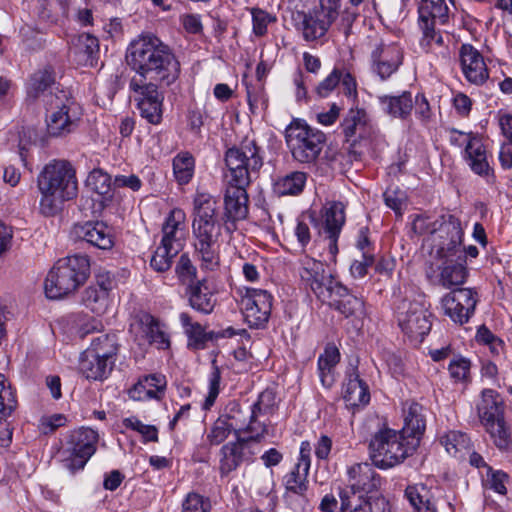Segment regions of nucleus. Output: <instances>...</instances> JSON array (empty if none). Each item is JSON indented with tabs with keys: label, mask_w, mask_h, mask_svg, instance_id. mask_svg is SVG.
<instances>
[{
	"label": "nucleus",
	"mask_w": 512,
	"mask_h": 512,
	"mask_svg": "<svg viewBox=\"0 0 512 512\" xmlns=\"http://www.w3.org/2000/svg\"><path fill=\"white\" fill-rule=\"evenodd\" d=\"M186 215L181 209H173L162 226L160 245L167 247L172 253H179L183 247L185 236Z\"/></svg>",
	"instance_id": "obj_22"
},
{
	"label": "nucleus",
	"mask_w": 512,
	"mask_h": 512,
	"mask_svg": "<svg viewBox=\"0 0 512 512\" xmlns=\"http://www.w3.org/2000/svg\"><path fill=\"white\" fill-rule=\"evenodd\" d=\"M341 0H319V5L312 9L328 25H332L340 15Z\"/></svg>",
	"instance_id": "obj_54"
},
{
	"label": "nucleus",
	"mask_w": 512,
	"mask_h": 512,
	"mask_svg": "<svg viewBox=\"0 0 512 512\" xmlns=\"http://www.w3.org/2000/svg\"><path fill=\"white\" fill-rule=\"evenodd\" d=\"M232 431L233 430L227 424V420L220 417L214 422L207 434V440L210 445H219L227 439Z\"/></svg>",
	"instance_id": "obj_59"
},
{
	"label": "nucleus",
	"mask_w": 512,
	"mask_h": 512,
	"mask_svg": "<svg viewBox=\"0 0 512 512\" xmlns=\"http://www.w3.org/2000/svg\"><path fill=\"white\" fill-rule=\"evenodd\" d=\"M384 200L389 208L400 213L405 200V194L399 189L389 188L384 192Z\"/></svg>",
	"instance_id": "obj_64"
},
{
	"label": "nucleus",
	"mask_w": 512,
	"mask_h": 512,
	"mask_svg": "<svg viewBox=\"0 0 512 512\" xmlns=\"http://www.w3.org/2000/svg\"><path fill=\"white\" fill-rule=\"evenodd\" d=\"M436 20H419V25L423 32L421 39V47L426 51H433L434 46H442L443 38L434 29V23Z\"/></svg>",
	"instance_id": "obj_51"
},
{
	"label": "nucleus",
	"mask_w": 512,
	"mask_h": 512,
	"mask_svg": "<svg viewBox=\"0 0 512 512\" xmlns=\"http://www.w3.org/2000/svg\"><path fill=\"white\" fill-rule=\"evenodd\" d=\"M179 320L189 339V345L195 348L202 347L206 341L202 325L198 322H193L192 317L187 312L180 313Z\"/></svg>",
	"instance_id": "obj_47"
},
{
	"label": "nucleus",
	"mask_w": 512,
	"mask_h": 512,
	"mask_svg": "<svg viewBox=\"0 0 512 512\" xmlns=\"http://www.w3.org/2000/svg\"><path fill=\"white\" fill-rule=\"evenodd\" d=\"M56 85V73L51 64H46L31 74L27 84V97L32 100H37L41 96L51 100V96L59 94Z\"/></svg>",
	"instance_id": "obj_20"
},
{
	"label": "nucleus",
	"mask_w": 512,
	"mask_h": 512,
	"mask_svg": "<svg viewBox=\"0 0 512 512\" xmlns=\"http://www.w3.org/2000/svg\"><path fill=\"white\" fill-rule=\"evenodd\" d=\"M98 438L97 431L91 428L72 431L60 451L64 467L72 473L83 469L96 452Z\"/></svg>",
	"instance_id": "obj_11"
},
{
	"label": "nucleus",
	"mask_w": 512,
	"mask_h": 512,
	"mask_svg": "<svg viewBox=\"0 0 512 512\" xmlns=\"http://www.w3.org/2000/svg\"><path fill=\"white\" fill-rule=\"evenodd\" d=\"M123 425L131 430L137 431L142 435L145 442H157L158 441V429L154 425H147L142 423L136 417H128L123 420Z\"/></svg>",
	"instance_id": "obj_55"
},
{
	"label": "nucleus",
	"mask_w": 512,
	"mask_h": 512,
	"mask_svg": "<svg viewBox=\"0 0 512 512\" xmlns=\"http://www.w3.org/2000/svg\"><path fill=\"white\" fill-rule=\"evenodd\" d=\"M245 438L237 437L236 442H229L222 446L220 450V473L221 475H228L239 467L245 459Z\"/></svg>",
	"instance_id": "obj_32"
},
{
	"label": "nucleus",
	"mask_w": 512,
	"mask_h": 512,
	"mask_svg": "<svg viewBox=\"0 0 512 512\" xmlns=\"http://www.w3.org/2000/svg\"><path fill=\"white\" fill-rule=\"evenodd\" d=\"M460 62L466 79L475 85H482L489 77L483 56L472 45L463 44L460 49Z\"/></svg>",
	"instance_id": "obj_23"
},
{
	"label": "nucleus",
	"mask_w": 512,
	"mask_h": 512,
	"mask_svg": "<svg viewBox=\"0 0 512 512\" xmlns=\"http://www.w3.org/2000/svg\"><path fill=\"white\" fill-rule=\"evenodd\" d=\"M173 174L180 185L189 183L194 175L195 160L189 152H180L173 158Z\"/></svg>",
	"instance_id": "obj_43"
},
{
	"label": "nucleus",
	"mask_w": 512,
	"mask_h": 512,
	"mask_svg": "<svg viewBox=\"0 0 512 512\" xmlns=\"http://www.w3.org/2000/svg\"><path fill=\"white\" fill-rule=\"evenodd\" d=\"M73 53L77 62L83 66L94 67L100 52L99 40L89 33L78 35L73 44Z\"/></svg>",
	"instance_id": "obj_31"
},
{
	"label": "nucleus",
	"mask_w": 512,
	"mask_h": 512,
	"mask_svg": "<svg viewBox=\"0 0 512 512\" xmlns=\"http://www.w3.org/2000/svg\"><path fill=\"white\" fill-rule=\"evenodd\" d=\"M348 485L343 489L369 495L380 486V477L369 463H357L348 469Z\"/></svg>",
	"instance_id": "obj_24"
},
{
	"label": "nucleus",
	"mask_w": 512,
	"mask_h": 512,
	"mask_svg": "<svg viewBox=\"0 0 512 512\" xmlns=\"http://www.w3.org/2000/svg\"><path fill=\"white\" fill-rule=\"evenodd\" d=\"M275 406V394L271 390H264L259 394L258 400L251 405L253 413L256 417L260 415L270 414Z\"/></svg>",
	"instance_id": "obj_60"
},
{
	"label": "nucleus",
	"mask_w": 512,
	"mask_h": 512,
	"mask_svg": "<svg viewBox=\"0 0 512 512\" xmlns=\"http://www.w3.org/2000/svg\"><path fill=\"white\" fill-rule=\"evenodd\" d=\"M87 185L95 193L105 196L111 190V177L101 169H94L87 178Z\"/></svg>",
	"instance_id": "obj_53"
},
{
	"label": "nucleus",
	"mask_w": 512,
	"mask_h": 512,
	"mask_svg": "<svg viewBox=\"0 0 512 512\" xmlns=\"http://www.w3.org/2000/svg\"><path fill=\"white\" fill-rule=\"evenodd\" d=\"M322 302L328 303L331 308L338 311L345 318H353L360 321L366 315L363 299L352 294L339 281L334 284V287L323 298Z\"/></svg>",
	"instance_id": "obj_17"
},
{
	"label": "nucleus",
	"mask_w": 512,
	"mask_h": 512,
	"mask_svg": "<svg viewBox=\"0 0 512 512\" xmlns=\"http://www.w3.org/2000/svg\"><path fill=\"white\" fill-rule=\"evenodd\" d=\"M175 272L180 284L184 287V290L200 280L197 278V269L192 264L187 254H182L180 256Z\"/></svg>",
	"instance_id": "obj_49"
},
{
	"label": "nucleus",
	"mask_w": 512,
	"mask_h": 512,
	"mask_svg": "<svg viewBox=\"0 0 512 512\" xmlns=\"http://www.w3.org/2000/svg\"><path fill=\"white\" fill-rule=\"evenodd\" d=\"M459 135L467 139L465 159L471 170L481 176L489 175L491 168L487 160V151L482 140L470 134L459 133Z\"/></svg>",
	"instance_id": "obj_28"
},
{
	"label": "nucleus",
	"mask_w": 512,
	"mask_h": 512,
	"mask_svg": "<svg viewBox=\"0 0 512 512\" xmlns=\"http://www.w3.org/2000/svg\"><path fill=\"white\" fill-rule=\"evenodd\" d=\"M485 429L499 449H508L512 445L511 434L504 420L491 424Z\"/></svg>",
	"instance_id": "obj_52"
},
{
	"label": "nucleus",
	"mask_w": 512,
	"mask_h": 512,
	"mask_svg": "<svg viewBox=\"0 0 512 512\" xmlns=\"http://www.w3.org/2000/svg\"><path fill=\"white\" fill-rule=\"evenodd\" d=\"M211 502L198 493H189L182 503V512H211Z\"/></svg>",
	"instance_id": "obj_57"
},
{
	"label": "nucleus",
	"mask_w": 512,
	"mask_h": 512,
	"mask_svg": "<svg viewBox=\"0 0 512 512\" xmlns=\"http://www.w3.org/2000/svg\"><path fill=\"white\" fill-rule=\"evenodd\" d=\"M492 391H489L491 394ZM479 417L484 427L504 420V410L501 402L492 395L484 394L481 404L478 407Z\"/></svg>",
	"instance_id": "obj_42"
},
{
	"label": "nucleus",
	"mask_w": 512,
	"mask_h": 512,
	"mask_svg": "<svg viewBox=\"0 0 512 512\" xmlns=\"http://www.w3.org/2000/svg\"><path fill=\"white\" fill-rule=\"evenodd\" d=\"M16 406L15 393L5 375L0 373V420H6Z\"/></svg>",
	"instance_id": "obj_48"
},
{
	"label": "nucleus",
	"mask_w": 512,
	"mask_h": 512,
	"mask_svg": "<svg viewBox=\"0 0 512 512\" xmlns=\"http://www.w3.org/2000/svg\"><path fill=\"white\" fill-rule=\"evenodd\" d=\"M440 441L446 451L455 457H462L464 452L470 450V438L460 431H449Z\"/></svg>",
	"instance_id": "obj_44"
},
{
	"label": "nucleus",
	"mask_w": 512,
	"mask_h": 512,
	"mask_svg": "<svg viewBox=\"0 0 512 512\" xmlns=\"http://www.w3.org/2000/svg\"><path fill=\"white\" fill-rule=\"evenodd\" d=\"M448 370L450 376L456 381L464 380L469 373L470 362L463 357L455 358L450 362Z\"/></svg>",
	"instance_id": "obj_62"
},
{
	"label": "nucleus",
	"mask_w": 512,
	"mask_h": 512,
	"mask_svg": "<svg viewBox=\"0 0 512 512\" xmlns=\"http://www.w3.org/2000/svg\"><path fill=\"white\" fill-rule=\"evenodd\" d=\"M285 140L293 158L300 163H311L319 156L326 136L300 119L293 120L285 129Z\"/></svg>",
	"instance_id": "obj_8"
},
{
	"label": "nucleus",
	"mask_w": 512,
	"mask_h": 512,
	"mask_svg": "<svg viewBox=\"0 0 512 512\" xmlns=\"http://www.w3.org/2000/svg\"><path fill=\"white\" fill-rule=\"evenodd\" d=\"M403 60V48L396 42L380 41L371 46L370 69L382 81L396 73L403 64Z\"/></svg>",
	"instance_id": "obj_13"
},
{
	"label": "nucleus",
	"mask_w": 512,
	"mask_h": 512,
	"mask_svg": "<svg viewBox=\"0 0 512 512\" xmlns=\"http://www.w3.org/2000/svg\"><path fill=\"white\" fill-rule=\"evenodd\" d=\"M368 118L362 109H350L341 124L347 141L353 144L358 138H363L367 132Z\"/></svg>",
	"instance_id": "obj_36"
},
{
	"label": "nucleus",
	"mask_w": 512,
	"mask_h": 512,
	"mask_svg": "<svg viewBox=\"0 0 512 512\" xmlns=\"http://www.w3.org/2000/svg\"><path fill=\"white\" fill-rule=\"evenodd\" d=\"M340 361V352L335 345H328L318 358L319 376L323 386L330 387L334 381L332 370Z\"/></svg>",
	"instance_id": "obj_41"
},
{
	"label": "nucleus",
	"mask_w": 512,
	"mask_h": 512,
	"mask_svg": "<svg viewBox=\"0 0 512 512\" xmlns=\"http://www.w3.org/2000/svg\"><path fill=\"white\" fill-rule=\"evenodd\" d=\"M110 286H89L82 293L83 305L95 314H103L108 307Z\"/></svg>",
	"instance_id": "obj_40"
},
{
	"label": "nucleus",
	"mask_w": 512,
	"mask_h": 512,
	"mask_svg": "<svg viewBox=\"0 0 512 512\" xmlns=\"http://www.w3.org/2000/svg\"><path fill=\"white\" fill-rule=\"evenodd\" d=\"M478 294L471 288H456L444 295L441 306L444 314L455 324L464 325L474 315Z\"/></svg>",
	"instance_id": "obj_14"
},
{
	"label": "nucleus",
	"mask_w": 512,
	"mask_h": 512,
	"mask_svg": "<svg viewBox=\"0 0 512 512\" xmlns=\"http://www.w3.org/2000/svg\"><path fill=\"white\" fill-rule=\"evenodd\" d=\"M188 305L196 312L209 315L217 305L216 291L203 278L184 290Z\"/></svg>",
	"instance_id": "obj_25"
},
{
	"label": "nucleus",
	"mask_w": 512,
	"mask_h": 512,
	"mask_svg": "<svg viewBox=\"0 0 512 512\" xmlns=\"http://www.w3.org/2000/svg\"><path fill=\"white\" fill-rule=\"evenodd\" d=\"M114 365L102 357L94 355L91 351L85 350L79 358V371L90 380L102 381L111 373Z\"/></svg>",
	"instance_id": "obj_29"
},
{
	"label": "nucleus",
	"mask_w": 512,
	"mask_h": 512,
	"mask_svg": "<svg viewBox=\"0 0 512 512\" xmlns=\"http://www.w3.org/2000/svg\"><path fill=\"white\" fill-rule=\"evenodd\" d=\"M374 262V257L371 254H368L367 252H364L362 254L361 260H355L351 266L350 271L354 278H362L367 274V269L370 267Z\"/></svg>",
	"instance_id": "obj_63"
},
{
	"label": "nucleus",
	"mask_w": 512,
	"mask_h": 512,
	"mask_svg": "<svg viewBox=\"0 0 512 512\" xmlns=\"http://www.w3.org/2000/svg\"><path fill=\"white\" fill-rule=\"evenodd\" d=\"M307 175L301 171H293L278 177L273 184V191L278 196H296L302 193Z\"/></svg>",
	"instance_id": "obj_37"
},
{
	"label": "nucleus",
	"mask_w": 512,
	"mask_h": 512,
	"mask_svg": "<svg viewBox=\"0 0 512 512\" xmlns=\"http://www.w3.org/2000/svg\"><path fill=\"white\" fill-rule=\"evenodd\" d=\"M395 313L398 326L412 341L422 342L431 330L432 314L426 307L422 297L401 300L396 307Z\"/></svg>",
	"instance_id": "obj_9"
},
{
	"label": "nucleus",
	"mask_w": 512,
	"mask_h": 512,
	"mask_svg": "<svg viewBox=\"0 0 512 512\" xmlns=\"http://www.w3.org/2000/svg\"><path fill=\"white\" fill-rule=\"evenodd\" d=\"M307 476L308 472L300 471L294 467L293 470L284 477L286 490L303 497L308 488Z\"/></svg>",
	"instance_id": "obj_50"
},
{
	"label": "nucleus",
	"mask_w": 512,
	"mask_h": 512,
	"mask_svg": "<svg viewBox=\"0 0 512 512\" xmlns=\"http://www.w3.org/2000/svg\"><path fill=\"white\" fill-rule=\"evenodd\" d=\"M129 67L137 79L166 86L174 83L180 74V63L173 50L154 35H141L133 40L126 53Z\"/></svg>",
	"instance_id": "obj_2"
},
{
	"label": "nucleus",
	"mask_w": 512,
	"mask_h": 512,
	"mask_svg": "<svg viewBox=\"0 0 512 512\" xmlns=\"http://www.w3.org/2000/svg\"><path fill=\"white\" fill-rule=\"evenodd\" d=\"M253 21V32L256 36H263L267 33V27L270 23L276 21V18L260 8L251 10Z\"/></svg>",
	"instance_id": "obj_58"
},
{
	"label": "nucleus",
	"mask_w": 512,
	"mask_h": 512,
	"mask_svg": "<svg viewBox=\"0 0 512 512\" xmlns=\"http://www.w3.org/2000/svg\"><path fill=\"white\" fill-rule=\"evenodd\" d=\"M227 172L224 178L241 184H250L257 178L263 166L261 148L254 140H244L239 146L228 149L225 153Z\"/></svg>",
	"instance_id": "obj_7"
},
{
	"label": "nucleus",
	"mask_w": 512,
	"mask_h": 512,
	"mask_svg": "<svg viewBox=\"0 0 512 512\" xmlns=\"http://www.w3.org/2000/svg\"><path fill=\"white\" fill-rule=\"evenodd\" d=\"M343 399L346 407L351 409L364 407L370 402L369 387L360 378L356 368H353L346 376L343 384Z\"/></svg>",
	"instance_id": "obj_26"
},
{
	"label": "nucleus",
	"mask_w": 512,
	"mask_h": 512,
	"mask_svg": "<svg viewBox=\"0 0 512 512\" xmlns=\"http://www.w3.org/2000/svg\"><path fill=\"white\" fill-rule=\"evenodd\" d=\"M272 295L262 289H247L240 305L244 318L251 328H263L271 315Z\"/></svg>",
	"instance_id": "obj_15"
},
{
	"label": "nucleus",
	"mask_w": 512,
	"mask_h": 512,
	"mask_svg": "<svg viewBox=\"0 0 512 512\" xmlns=\"http://www.w3.org/2000/svg\"><path fill=\"white\" fill-rule=\"evenodd\" d=\"M50 107V114L47 116V130L51 136H61L70 133L80 120L82 115L81 107L65 90L51 96L46 100Z\"/></svg>",
	"instance_id": "obj_10"
},
{
	"label": "nucleus",
	"mask_w": 512,
	"mask_h": 512,
	"mask_svg": "<svg viewBox=\"0 0 512 512\" xmlns=\"http://www.w3.org/2000/svg\"><path fill=\"white\" fill-rule=\"evenodd\" d=\"M224 215L219 217L217 201L208 193L198 192L193 199L192 235L195 256L201 269L214 271L220 265V237L222 226L229 233L236 230V222L248 216L249 184L225 179Z\"/></svg>",
	"instance_id": "obj_1"
},
{
	"label": "nucleus",
	"mask_w": 512,
	"mask_h": 512,
	"mask_svg": "<svg viewBox=\"0 0 512 512\" xmlns=\"http://www.w3.org/2000/svg\"><path fill=\"white\" fill-rule=\"evenodd\" d=\"M413 230L418 234H428L425 243L430 247L431 256L445 259L465 255L462 247L463 229L460 220L452 214L441 215L434 221L417 216Z\"/></svg>",
	"instance_id": "obj_4"
},
{
	"label": "nucleus",
	"mask_w": 512,
	"mask_h": 512,
	"mask_svg": "<svg viewBox=\"0 0 512 512\" xmlns=\"http://www.w3.org/2000/svg\"><path fill=\"white\" fill-rule=\"evenodd\" d=\"M448 15V6L445 0H421L419 6V20H439L440 23L446 21Z\"/></svg>",
	"instance_id": "obj_46"
},
{
	"label": "nucleus",
	"mask_w": 512,
	"mask_h": 512,
	"mask_svg": "<svg viewBox=\"0 0 512 512\" xmlns=\"http://www.w3.org/2000/svg\"><path fill=\"white\" fill-rule=\"evenodd\" d=\"M341 512H390L389 502L382 496L365 495L340 489Z\"/></svg>",
	"instance_id": "obj_18"
},
{
	"label": "nucleus",
	"mask_w": 512,
	"mask_h": 512,
	"mask_svg": "<svg viewBox=\"0 0 512 512\" xmlns=\"http://www.w3.org/2000/svg\"><path fill=\"white\" fill-rule=\"evenodd\" d=\"M323 219V229L329 240L328 251L334 259L338 253V238L345 224V205L340 201L329 203L324 209Z\"/></svg>",
	"instance_id": "obj_21"
},
{
	"label": "nucleus",
	"mask_w": 512,
	"mask_h": 512,
	"mask_svg": "<svg viewBox=\"0 0 512 512\" xmlns=\"http://www.w3.org/2000/svg\"><path fill=\"white\" fill-rule=\"evenodd\" d=\"M405 496L414 507L415 511H418V508H421V506L426 507L434 505V497L431 488L424 483L407 486Z\"/></svg>",
	"instance_id": "obj_45"
},
{
	"label": "nucleus",
	"mask_w": 512,
	"mask_h": 512,
	"mask_svg": "<svg viewBox=\"0 0 512 512\" xmlns=\"http://www.w3.org/2000/svg\"><path fill=\"white\" fill-rule=\"evenodd\" d=\"M299 275L302 283L309 287L319 300H323L338 281L327 273L324 264L309 256L301 259Z\"/></svg>",
	"instance_id": "obj_16"
},
{
	"label": "nucleus",
	"mask_w": 512,
	"mask_h": 512,
	"mask_svg": "<svg viewBox=\"0 0 512 512\" xmlns=\"http://www.w3.org/2000/svg\"><path fill=\"white\" fill-rule=\"evenodd\" d=\"M417 447V440H410L401 431L384 429L372 437L369 450L374 465L385 469L401 463Z\"/></svg>",
	"instance_id": "obj_6"
},
{
	"label": "nucleus",
	"mask_w": 512,
	"mask_h": 512,
	"mask_svg": "<svg viewBox=\"0 0 512 512\" xmlns=\"http://www.w3.org/2000/svg\"><path fill=\"white\" fill-rule=\"evenodd\" d=\"M254 417H256V415L253 413L251 406H247L243 409L239 403L230 402L226 407V414L221 418L227 420L229 427L238 436L240 432L245 431L249 420Z\"/></svg>",
	"instance_id": "obj_38"
},
{
	"label": "nucleus",
	"mask_w": 512,
	"mask_h": 512,
	"mask_svg": "<svg viewBox=\"0 0 512 512\" xmlns=\"http://www.w3.org/2000/svg\"><path fill=\"white\" fill-rule=\"evenodd\" d=\"M424 412L425 408L415 401H406L403 405L404 426L401 432L410 440H417V445L426 429Z\"/></svg>",
	"instance_id": "obj_27"
},
{
	"label": "nucleus",
	"mask_w": 512,
	"mask_h": 512,
	"mask_svg": "<svg viewBox=\"0 0 512 512\" xmlns=\"http://www.w3.org/2000/svg\"><path fill=\"white\" fill-rule=\"evenodd\" d=\"M41 194L39 209L45 216L59 213L66 201L77 196L76 171L66 160H52L46 164L37 177Z\"/></svg>",
	"instance_id": "obj_3"
},
{
	"label": "nucleus",
	"mask_w": 512,
	"mask_h": 512,
	"mask_svg": "<svg viewBox=\"0 0 512 512\" xmlns=\"http://www.w3.org/2000/svg\"><path fill=\"white\" fill-rule=\"evenodd\" d=\"M144 333L150 343L157 344L159 348H168L170 343L167 334L160 327L159 321L147 312H141L135 317V323Z\"/></svg>",
	"instance_id": "obj_34"
},
{
	"label": "nucleus",
	"mask_w": 512,
	"mask_h": 512,
	"mask_svg": "<svg viewBox=\"0 0 512 512\" xmlns=\"http://www.w3.org/2000/svg\"><path fill=\"white\" fill-rule=\"evenodd\" d=\"M443 261L440 267L439 283L446 289L453 286L462 285L467 278V269L465 267V255L441 259Z\"/></svg>",
	"instance_id": "obj_30"
},
{
	"label": "nucleus",
	"mask_w": 512,
	"mask_h": 512,
	"mask_svg": "<svg viewBox=\"0 0 512 512\" xmlns=\"http://www.w3.org/2000/svg\"><path fill=\"white\" fill-rule=\"evenodd\" d=\"M90 271L86 255H73L59 259L49 271L44 290L49 299H60L82 285Z\"/></svg>",
	"instance_id": "obj_5"
},
{
	"label": "nucleus",
	"mask_w": 512,
	"mask_h": 512,
	"mask_svg": "<svg viewBox=\"0 0 512 512\" xmlns=\"http://www.w3.org/2000/svg\"><path fill=\"white\" fill-rule=\"evenodd\" d=\"M297 18L301 20L299 29L306 41H316L322 38L331 27L313 10L298 12Z\"/></svg>",
	"instance_id": "obj_35"
},
{
	"label": "nucleus",
	"mask_w": 512,
	"mask_h": 512,
	"mask_svg": "<svg viewBox=\"0 0 512 512\" xmlns=\"http://www.w3.org/2000/svg\"><path fill=\"white\" fill-rule=\"evenodd\" d=\"M177 254L172 253L167 247L159 245L151 258L150 265L158 272H165L170 269L172 260Z\"/></svg>",
	"instance_id": "obj_56"
},
{
	"label": "nucleus",
	"mask_w": 512,
	"mask_h": 512,
	"mask_svg": "<svg viewBox=\"0 0 512 512\" xmlns=\"http://www.w3.org/2000/svg\"><path fill=\"white\" fill-rule=\"evenodd\" d=\"M157 84L136 77L129 82L130 90L136 94L135 101L141 117L153 125L160 124L163 115L164 95L159 92Z\"/></svg>",
	"instance_id": "obj_12"
},
{
	"label": "nucleus",
	"mask_w": 512,
	"mask_h": 512,
	"mask_svg": "<svg viewBox=\"0 0 512 512\" xmlns=\"http://www.w3.org/2000/svg\"><path fill=\"white\" fill-rule=\"evenodd\" d=\"M73 234L77 239L102 250H109L114 245L111 228L101 221H88L75 224Z\"/></svg>",
	"instance_id": "obj_19"
},
{
	"label": "nucleus",
	"mask_w": 512,
	"mask_h": 512,
	"mask_svg": "<svg viewBox=\"0 0 512 512\" xmlns=\"http://www.w3.org/2000/svg\"><path fill=\"white\" fill-rule=\"evenodd\" d=\"M118 348V341L115 334H101L92 340L90 347L86 350L91 351L98 357L109 360V362L114 365Z\"/></svg>",
	"instance_id": "obj_39"
},
{
	"label": "nucleus",
	"mask_w": 512,
	"mask_h": 512,
	"mask_svg": "<svg viewBox=\"0 0 512 512\" xmlns=\"http://www.w3.org/2000/svg\"><path fill=\"white\" fill-rule=\"evenodd\" d=\"M343 76V71L334 68L333 71L319 83L316 92L320 97H327L340 83Z\"/></svg>",
	"instance_id": "obj_61"
},
{
	"label": "nucleus",
	"mask_w": 512,
	"mask_h": 512,
	"mask_svg": "<svg viewBox=\"0 0 512 512\" xmlns=\"http://www.w3.org/2000/svg\"><path fill=\"white\" fill-rule=\"evenodd\" d=\"M382 110L394 118L407 119L413 109L414 101L410 92L398 96L382 95L378 97Z\"/></svg>",
	"instance_id": "obj_33"
}]
</instances>
